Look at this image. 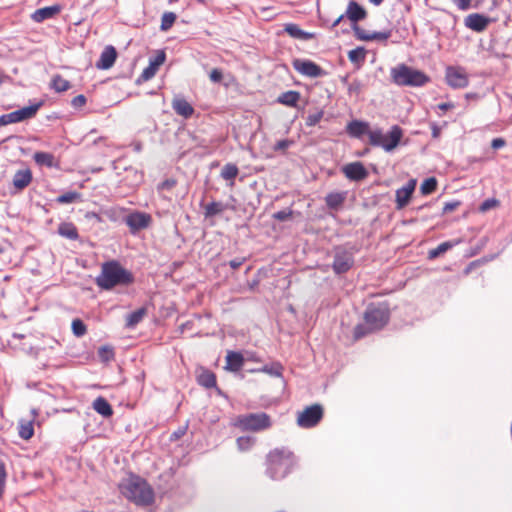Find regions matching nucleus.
I'll list each match as a JSON object with an SVG mask.
<instances>
[{"instance_id":"1","label":"nucleus","mask_w":512,"mask_h":512,"mask_svg":"<svg viewBox=\"0 0 512 512\" xmlns=\"http://www.w3.org/2000/svg\"><path fill=\"white\" fill-rule=\"evenodd\" d=\"M133 282V274L116 260L104 262L95 279L96 285L102 290H111L116 286H128Z\"/></svg>"},{"instance_id":"2","label":"nucleus","mask_w":512,"mask_h":512,"mask_svg":"<svg viewBox=\"0 0 512 512\" xmlns=\"http://www.w3.org/2000/svg\"><path fill=\"white\" fill-rule=\"evenodd\" d=\"M389 309L385 306L370 305L364 312V324H358L353 331L355 341L382 329L389 321Z\"/></svg>"},{"instance_id":"3","label":"nucleus","mask_w":512,"mask_h":512,"mask_svg":"<svg viewBox=\"0 0 512 512\" xmlns=\"http://www.w3.org/2000/svg\"><path fill=\"white\" fill-rule=\"evenodd\" d=\"M122 494L137 505L147 506L154 501V492L150 485L139 477H131L121 485Z\"/></svg>"},{"instance_id":"4","label":"nucleus","mask_w":512,"mask_h":512,"mask_svg":"<svg viewBox=\"0 0 512 512\" xmlns=\"http://www.w3.org/2000/svg\"><path fill=\"white\" fill-rule=\"evenodd\" d=\"M294 465L293 454L285 449H274L267 455V474L273 480L286 477Z\"/></svg>"},{"instance_id":"5","label":"nucleus","mask_w":512,"mask_h":512,"mask_svg":"<svg viewBox=\"0 0 512 512\" xmlns=\"http://www.w3.org/2000/svg\"><path fill=\"white\" fill-rule=\"evenodd\" d=\"M393 82L399 86L421 87L430 81L424 72L413 69L405 64L398 65L391 70Z\"/></svg>"},{"instance_id":"6","label":"nucleus","mask_w":512,"mask_h":512,"mask_svg":"<svg viewBox=\"0 0 512 512\" xmlns=\"http://www.w3.org/2000/svg\"><path fill=\"white\" fill-rule=\"evenodd\" d=\"M232 424L242 431L260 432L269 429L272 421L270 415L259 412L239 415Z\"/></svg>"},{"instance_id":"7","label":"nucleus","mask_w":512,"mask_h":512,"mask_svg":"<svg viewBox=\"0 0 512 512\" xmlns=\"http://www.w3.org/2000/svg\"><path fill=\"white\" fill-rule=\"evenodd\" d=\"M402 137V128L398 125H394L387 134H384L381 129H375L370 132L369 143L372 146L381 147L385 151L390 152L398 146Z\"/></svg>"},{"instance_id":"8","label":"nucleus","mask_w":512,"mask_h":512,"mask_svg":"<svg viewBox=\"0 0 512 512\" xmlns=\"http://www.w3.org/2000/svg\"><path fill=\"white\" fill-rule=\"evenodd\" d=\"M324 416V409L320 404H313L298 412L297 425L301 428H312L320 423Z\"/></svg>"},{"instance_id":"9","label":"nucleus","mask_w":512,"mask_h":512,"mask_svg":"<svg viewBox=\"0 0 512 512\" xmlns=\"http://www.w3.org/2000/svg\"><path fill=\"white\" fill-rule=\"evenodd\" d=\"M445 80L453 89L465 88L469 84V76L460 66H448L445 70Z\"/></svg>"},{"instance_id":"10","label":"nucleus","mask_w":512,"mask_h":512,"mask_svg":"<svg viewBox=\"0 0 512 512\" xmlns=\"http://www.w3.org/2000/svg\"><path fill=\"white\" fill-rule=\"evenodd\" d=\"M344 16H346L354 24H357L358 21L366 18L367 11L357 2L350 1L347 6L346 13L339 15L332 23V27H336L343 20Z\"/></svg>"},{"instance_id":"11","label":"nucleus","mask_w":512,"mask_h":512,"mask_svg":"<svg viewBox=\"0 0 512 512\" xmlns=\"http://www.w3.org/2000/svg\"><path fill=\"white\" fill-rule=\"evenodd\" d=\"M354 264L353 256L346 250H337L333 261V271L336 274L346 273Z\"/></svg>"},{"instance_id":"12","label":"nucleus","mask_w":512,"mask_h":512,"mask_svg":"<svg viewBox=\"0 0 512 512\" xmlns=\"http://www.w3.org/2000/svg\"><path fill=\"white\" fill-rule=\"evenodd\" d=\"M293 67L297 72L307 77L316 78L324 75L323 69L310 60L296 59L293 61Z\"/></svg>"},{"instance_id":"13","label":"nucleus","mask_w":512,"mask_h":512,"mask_svg":"<svg viewBox=\"0 0 512 512\" xmlns=\"http://www.w3.org/2000/svg\"><path fill=\"white\" fill-rule=\"evenodd\" d=\"M492 21H494V20L483 15V14L472 13V14H469L464 19V24L470 30L477 32V33H481L487 29L488 25Z\"/></svg>"},{"instance_id":"14","label":"nucleus","mask_w":512,"mask_h":512,"mask_svg":"<svg viewBox=\"0 0 512 512\" xmlns=\"http://www.w3.org/2000/svg\"><path fill=\"white\" fill-rule=\"evenodd\" d=\"M151 216L143 212H133L129 214L125 222L132 232L147 228L151 223Z\"/></svg>"},{"instance_id":"15","label":"nucleus","mask_w":512,"mask_h":512,"mask_svg":"<svg viewBox=\"0 0 512 512\" xmlns=\"http://www.w3.org/2000/svg\"><path fill=\"white\" fill-rule=\"evenodd\" d=\"M416 187V179H410L403 187L396 190V207L403 209L410 201Z\"/></svg>"},{"instance_id":"16","label":"nucleus","mask_w":512,"mask_h":512,"mask_svg":"<svg viewBox=\"0 0 512 512\" xmlns=\"http://www.w3.org/2000/svg\"><path fill=\"white\" fill-rule=\"evenodd\" d=\"M342 172L352 181H361L368 176V171L361 162H352L342 168Z\"/></svg>"},{"instance_id":"17","label":"nucleus","mask_w":512,"mask_h":512,"mask_svg":"<svg viewBox=\"0 0 512 512\" xmlns=\"http://www.w3.org/2000/svg\"><path fill=\"white\" fill-rule=\"evenodd\" d=\"M117 55L118 54L115 47L112 45H107L101 52V55L95 64L96 68L100 70L110 69L114 65L117 59Z\"/></svg>"},{"instance_id":"18","label":"nucleus","mask_w":512,"mask_h":512,"mask_svg":"<svg viewBox=\"0 0 512 512\" xmlns=\"http://www.w3.org/2000/svg\"><path fill=\"white\" fill-rule=\"evenodd\" d=\"M33 180V174L31 169L25 168L17 170L13 176L12 184L15 192H21L28 187Z\"/></svg>"},{"instance_id":"19","label":"nucleus","mask_w":512,"mask_h":512,"mask_svg":"<svg viewBox=\"0 0 512 512\" xmlns=\"http://www.w3.org/2000/svg\"><path fill=\"white\" fill-rule=\"evenodd\" d=\"M171 106L177 115L185 119L190 118L195 112L193 106L181 96H175L172 99Z\"/></svg>"},{"instance_id":"20","label":"nucleus","mask_w":512,"mask_h":512,"mask_svg":"<svg viewBox=\"0 0 512 512\" xmlns=\"http://www.w3.org/2000/svg\"><path fill=\"white\" fill-rule=\"evenodd\" d=\"M60 11H61L60 5L47 6V7H43V8L35 10L33 12V14L31 15V18L33 21H35L37 23H41L47 19L53 18L54 16L59 14Z\"/></svg>"},{"instance_id":"21","label":"nucleus","mask_w":512,"mask_h":512,"mask_svg":"<svg viewBox=\"0 0 512 512\" xmlns=\"http://www.w3.org/2000/svg\"><path fill=\"white\" fill-rule=\"evenodd\" d=\"M346 131L351 137L360 138L364 134H367L369 136V133L372 132L373 130H370L369 123L359 120H353L347 124Z\"/></svg>"},{"instance_id":"22","label":"nucleus","mask_w":512,"mask_h":512,"mask_svg":"<svg viewBox=\"0 0 512 512\" xmlns=\"http://www.w3.org/2000/svg\"><path fill=\"white\" fill-rule=\"evenodd\" d=\"M244 364V357L240 352L228 351L225 368L232 372H238Z\"/></svg>"},{"instance_id":"23","label":"nucleus","mask_w":512,"mask_h":512,"mask_svg":"<svg viewBox=\"0 0 512 512\" xmlns=\"http://www.w3.org/2000/svg\"><path fill=\"white\" fill-rule=\"evenodd\" d=\"M41 106L42 102H38L36 104L13 111L16 123L33 118Z\"/></svg>"},{"instance_id":"24","label":"nucleus","mask_w":512,"mask_h":512,"mask_svg":"<svg viewBox=\"0 0 512 512\" xmlns=\"http://www.w3.org/2000/svg\"><path fill=\"white\" fill-rule=\"evenodd\" d=\"M35 163L39 166H45L48 168H58L59 162L55 159L54 155L49 152L38 151L33 155Z\"/></svg>"},{"instance_id":"25","label":"nucleus","mask_w":512,"mask_h":512,"mask_svg":"<svg viewBox=\"0 0 512 512\" xmlns=\"http://www.w3.org/2000/svg\"><path fill=\"white\" fill-rule=\"evenodd\" d=\"M93 409L105 418L113 415V408L110 403L102 396L97 397L92 403Z\"/></svg>"},{"instance_id":"26","label":"nucleus","mask_w":512,"mask_h":512,"mask_svg":"<svg viewBox=\"0 0 512 512\" xmlns=\"http://www.w3.org/2000/svg\"><path fill=\"white\" fill-rule=\"evenodd\" d=\"M346 197L347 192H331L326 195L325 203L328 208L337 210L343 205Z\"/></svg>"},{"instance_id":"27","label":"nucleus","mask_w":512,"mask_h":512,"mask_svg":"<svg viewBox=\"0 0 512 512\" xmlns=\"http://www.w3.org/2000/svg\"><path fill=\"white\" fill-rule=\"evenodd\" d=\"M18 435L23 440H30L34 435V419H21L18 423Z\"/></svg>"},{"instance_id":"28","label":"nucleus","mask_w":512,"mask_h":512,"mask_svg":"<svg viewBox=\"0 0 512 512\" xmlns=\"http://www.w3.org/2000/svg\"><path fill=\"white\" fill-rule=\"evenodd\" d=\"M197 382L205 388H213L217 384L216 375L210 370L202 369L197 376Z\"/></svg>"},{"instance_id":"29","label":"nucleus","mask_w":512,"mask_h":512,"mask_svg":"<svg viewBox=\"0 0 512 512\" xmlns=\"http://www.w3.org/2000/svg\"><path fill=\"white\" fill-rule=\"evenodd\" d=\"M300 100V93L298 91L290 90L282 93L277 101L288 107H296Z\"/></svg>"},{"instance_id":"30","label":"nucleus","mask_w":512,"mask_h":512,"mask_svg":"<svg viewBox=\"0 0 512 512\" xmlns=\"http://www.w3.org/2000/svg\"><path fill=\"white\" fill-rule=\"evenodd\" d=\"M284 30L288 35L296 39L309 40L313 38V34L303 31L297 24H287Z\"/></svg>"},{"instance_id":"31","label":"nucleus","mask_w":512,"mask_h":512,"mask_svg":"<svg viewBox=\"0 0 512 512\" xmlns=\"http://www.w3.org/2000/svg\"><path fill=\"white\" fill-rule=\"evenodd\" d=\"M58 233L70 240H77L79 237L76 226L71 222H63L58 227Z\"/></svg>"},{"instance_id":"32","label":"nucleus","mask_w":512,"mask_h":512,"mask_svg":"<svg viewBox=\"0 0 512 512\" xmlns=\"http://www.w3.org/2000/svg\"><path fill=\"white\" fill-rule=\"evenodd\" d=\"M147 314V310L144 307H141L134 312L130 313L126 318V327L133 328L138 323H140L145 315Z\"/></svg>"},{"instance_id":"33","label":"nucleus","mask_w":512,"mask_h":512,"mask_svg":"<svg viewBox=\"0 0 512 512\" xmlns=\"http://www.w3.org/2000/svg\"><path fill=\"white\" fill-rule=\"evenodd\" d=\"M239 173L238 167L233 163H227L223 166L221 170V177L224 180L231 181L230 186L234 185V179L237 177Z\"/></svg>"},{"instance_id":"34","label":"nucleus","mask_w":512,"mask_h":512,"mask_svg":"<svg viewBox=\"0 0 512 512\" xmlns=\"http://www.w3.org/2000/svg\"><path fill=\"white\" fill-rule=\"evenodd\" d=\"M51 86L56 92H65L70 89L71 84L61 75H55L52 78Z\"/></svg>"},{"instance_id":"35","label":"nucleus","mask_w":512,"mask_h":512,"mask_svg":"<svg viewBox=\"0 0 512 512\" xmlns=\"http://www.w3.org/2000/svg\"><path fill=\"white\" fill-rule=\"evenodd\" d=\"M81 200V194L77 191H69L56 198L58 204H70Z\"/></svg>"},{"instance_id":"36","label":"nucleus","mask_w":512,"mask_h":512,"mask_svg":"<svg viewBox=\"0 0 512 512\" xmlns=\"http://www.w3.org/2000/svg\"><path fill=\"white\" fill-rule=\"evenodd\" d=\"M455 243L446 241L439 244L436 248L431 249L428 253L430 259H435L440 255L444 254L446 251L451 249Z\"/></svg>"},{"instance_id":"37","label":"nucleus","mask_w":512,"mask_h":512,"mask_svg":"<svg viewBox=\"0 0 512 512\" xmlns=\"http://www.w3.org/2000/svg\"><path fill=\"white\" fill-rule=\"evenodd\" d=\"M177 16L174 12H165L161 17L160 29L168 31L175 23Z\"/></svg>"},{"instance_id":"38","label":"nucleus","mask_w":512,"mask_h":512,"mask_svg":"<svg viewBox=\"0 0 512 512\" xmlns=\"http://www.w3.org/2000/svg\"><path fill=\"white\" fill-rule=\"evenodd\" d=\"M71 329L76 337H82L87 333V327L85 323L79 318H76L72 321Z\"/></svg>"},{"instance_id":"39","label":"nucleus","mask_w":512,"mask_h":512,"mask_svg":"<svg viewBox=\"0 0 512 512\" xmlns=\"http://www.w3.org/2000/svg\"><path fill=\"white\" fill-rule=\"evenodd\" d=\"M365 55H366V51L364 48L362 47H357L353 50H350L348 52V59L352 62V63H360V62H363L365 60Z\"/></svg>"},{"instance_id":"40","label":"nucleus","mask_w":512,"mask_h":512,"mask_svg":"<svg viewBox=\"0 0 512 512\" xmlns=\"http://www.w3.org/2000/svg\"><path fill=\"white\" fill-rule=\"evenodd\" d=\"M437 188V180L434 177L427 178L421 184L420 190L424 195L433 193Z\"/></svg>"},{"instance_id":"41","label":"nucleus","mask_w":512,"mask_h":512,"mask_svg":"<svg viewBox=\"0 0 512 512\" xmlns=\"http://www.w3.org/2000/svg\"><path fill=\"white\" fill-rule=\"evenodd\" d=\"M225 210V206L221 202H211L205 207L206 216H215L222 213Z\"/></svg>"},{"instance_id":"42","label":"nucleus","mask_w":512,"mask_h":512,"mask_svg":"<svg viewBox=\"0 0 512 512\" xmlns=\"http://www.w3.org/2000/svg\"><path fill=\"white\" fill-rule=\"evenodd\" d=\"M237 447L240 451H248L254 444V439L249 436H241L236 440Z\"/></svg>"},{"instance_id":"43","label":"nucleus","mask_w":512,"mask_h":512,"mask_svg":"<svg viewBox=\"0 0 512 512\" xmlns=\"http://www.w3.org/2000/svg\"><path fill=\"white\" fill-rule=\"evenodd\" d=\"M353 31L355 33V36L358 40L361 41H371V32L361 28L359 25L354 24L353 25Z\"/></svg>"},{"instance_id":"44","label":"nucleus","mask_w":512,"mask_h":512,"mask_svg":"<svg viewBox=\"0 0 512 512\" xmlns=\"http://www.w3.org/2000/svg\"><path fill=\"white\" fill-rule=\"evenodd\" d=\"M324 112L322 110L309 114L306 118V125L309 127L315 126L323 118Z\"/></svg>"},{"instance_id":"45","label":"nucleus","mask_w":512,"mask_h":512,"mask_svg":"<svg viewBox=\"0 0 512 512\" xmlns=\"http://www.w3.org/2000/svg\"><path fill=\"white\" fill-rule=\"evenodd\" d=\"M282 366L279 363H275L271 366H264L261 371L268 373L272 376L280 377L282 376Z\"/></svg>"},{"instance_id":"46","label":"nucleus","mask_w":512,"mask_h":512,"mask_svg":"<svg viewBox=\"0 0 512 512\" xmlns=\"http://www.w3.org/2000/svg\"><path fill=\"white\" fill-rule=\"evenodd\" d=\"M499 201L495 198H489L486 199L482 204L480 205L479 209L481 212H486L490 209L496 208L499 206Z\"/></svg>"},{"instance_id":"47","label":"nucleus","mask_w":512,"mask_h":512,"mask_svg":"<svg viewBox=\"0 0 512 512\" xmlns=\"http://www.w3.org/2000/svg\"><path fill=\"white\" fill-rule=\"evenodd\" d=\"M158 70H156L150 63L149 65L142 71L140 75V79L143 81H148L155 76Z\"/></svg>"},{"instance_id":"48","label":"nucleus","mask_w":512,"mask_h":512,"mask_svg":"<svg viewBox=\"0 0 512 512\" xmlns=\"http://www.w3.org/2000/svg\"><path fill=\"white\" fill-rule=\"evenodd\" d=\"M391 30L381 31V32H372L371 41L379 40L386 41L391 37Z\"/></svg>"},{"instance_id":"49","label":"nucleus","mask_w":512,"mask_h":512,"mask_svg":"<svg viewBox=\"0 0 512 512\" xmlns=\"http://www.w3.org/2000/svg\"><path fill=\"white\" fill-rule=\"evenodd\" d=\"M292 215H293V211L290 209L281 210V211L274 213L273 218L278 221H285V220L292 218Z\"/></svg>"},{"instance_id":"50","label":"nucleus","mask_w":512,"mask_h":512,"mask_svg":"<svg viewBox=\"0 0 512 512\" xmlns=\"http://www.w3.org/2000/svg\"><path fill=\"white\" fill-rule=\"evenodd\" d=\"M166 56L164 51H160L153 60H150V64L158 70L159 67L165 62Z\"/></svg>"},{"instance_id":"51","label":"nucleus","mask_w":512,"mask_h":512,"mask_svg":"<svg viewBox=\"0 0 512 512\" xmlns=\"http://www.w3.org/2000/svg\"><path fill=\"white\" fill-rule=\"evenodd\" d=\"M6 477H7L6 468H5L4 463L1 462L0 463V498L2 497V495L4 493Z\"/></svg>"},{"instance_id":"52","label":"nucleus","mask_w":512,"mask_h":512,"mask_svg":"<svg viewBox=\"0 0 512 512\" xmlns=\"http://www.w3.org/2000/svg\"><path fill=\"white\" fill-rule=\"evenodd\" d=\"M293 141L292 140H288V139H284V140H280L278 141L275 146H274V150L275 151H285L286 149H288L291 145H293Z\"/></svg>"},{"instance_id":"53","label":"nucleus","mask_w":512,"mask_h":512,"mask_svg":"<svg viewBox=\"0 0 512 512\" xmlns=\"http://www.w3.org/2000/svg\"><path fill=\"white\" fill-rule=\"evenodd\" d=\"M209 78L212 82L218 83L221 82L223 79V73L220 69L214 68L211 70L209 74Z\"/></svg>"},{"instance_id":"54","label":"nucleus","mask_w":512,"mask_h":512,"mask_svg":"<svg viewBox=\"0 0 512 512\" xmlns=\"http://www.w3.org/2000/svg\"><path fill=\"white\" fill-rule=\"evenodd\" d=\"M16 123L13 112L0 116V126Z\"/></svg>"},{"instance_id":"55","label":"nucleus","mask_w":512,"mask_h":512,"mask_svg":"<svg viewBox=\"0 0 512 512\" xmlns=\"http://www.w3.org/2000/svg\"><path fill=\"white\" fill-rule=\"evenodd\" d=\"M86 104V97L82 94L77 95L72 99V105L76 108L82 107Z\"/></svg>"},{"instance_id":"56","label":"nucleus","mask_w":512,"mask_h":512,"mask_svg":"<svg viewBox=\"0 0 512 512\" xmlns=\"http://www.w3.org/2000/svg\"><path fill=\"white\" fill-rule=\"evenodd\" d=\"M176 183L177 182H176L175 179H166L165 181H163L160 184L159 188L162 189V190H164V189L170 190V189H172L176 185Z\"/></svg>"},{"instance_id":"57","label":"nucleus","mask_w":512,"mask_h":512,"mask_svg":"<svg viewBox=\"0 0 512 512\" xmlns=\"http://www.w3.org/2000/svg\"><path fill=\"white\" fill-rule=\"evenodd\" d=\"M460 10H467L471 6V0H453Z\"/></svg>"},{"instance_id":"58","label":"nucleus","mask_w":512,"mask_h":512,"mask_svg":"<svg viewBox=\"0 0 512 512\" xmlns=\"http://www.w3.org/2000/svg\"><path fill=\"white\" fill-rule=\"evenodd\" d=\"M460 205L459 202H449L446 203L443 207V212L448 213L454 211Z\"/></svg>"},{"instance_id":"59","label":"nucleus","mask_w":512,"mask_h":512,"mask_svg":"<svg viewBox=\"0 0 512 512\" xmlns=\"http://www.w3.org/2000/svg\"><path fill=\"white\" fill-rule=\"evenodd\" d=\"M491 146L494 149H499L505 146V140L503 138H495L491 142Z\"/></svg>"},{"instance_id":"60","label":"nucleus","mask_w":512,"mask_h":512,"mask_svg":"<svg viewBox=\"0 0 512 512\" xmlns=\"http://www.w3.org/2000/svg\"><path fill=\"white\" fill-rule=\"evenodd\" d=\"M431 129H432V137L433 138H438L440 136V133H441L440 127L437 126L436 124H432L431 125Z\"/></svg>"},{"instance_id":"61","label":"nucleus","mask_w":512,"mask_h":512,"mask_svg":"<svg viewBox=\"0 0 512 512\" xmlns=\"http://www.w3.org/2000/svg\"><path fill=\"white\" fill-rule=\"evenodd\" d=\"M454 106H455V105H454V103H452V102H446V103H441V104H439V105H438V108H439L440 110L446 111V110H448V109H452V108H454Z\"/></svg>"},{"instance_id":"62","label":"nucleus","mask_w":512,"mask_h":512,"mask_svg":"<svg viewBox=\"0 0 512 512\" xmlns=\"http://www.w3.org/2000/svg\"><path fill=\"white\" fill-rule=\"evenodd\" d=\"M243 261L239 259H233L229 262V265L233 269H238L242 265Z\"/></svg>"},{"instance_id":"63","label":"nucleus","mask_w":512,"mask_h":512,"mask_svg":"<svg viewBox=\"0 0 512 512\" xmlns=\"http://www.w3.org/2000/svg\"><path fill=\"white\" fill-rule=\"evenodd\" d=\"M184 433H185V430H184V429H183V430H179V431H177V432H174V433H173V438H174V439H178V438H180Z\"/></svg>"},{"instance_id":"64","label":"nucleus","mask_w":512,"mask_h":512,"mask_svg":"<svg viewBox=\"0 0 512 512\" xmlns=\"http://www.w3.org/2000/svg\"><path fill=\"white\" fill-rule=\"evenodd\" d=\"M466 99L470 100V99H478V95L476 93H467L465 95Z\"/></svg>"}]
</instances>
